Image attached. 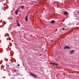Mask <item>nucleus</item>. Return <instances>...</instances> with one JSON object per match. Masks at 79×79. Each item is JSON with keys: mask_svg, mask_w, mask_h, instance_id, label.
I'll list each match as a JSON object with an SVG mask.
<instances>
[{"mask_svg": "<svg viewBox=\"0 0 79 79\" xmlns=\"http://www.w3.org/2000/svg\"><path fill=\"white\" fill-rule=\"evenodd\" d=\"M55 22V21L54 20H52L51 21V23H54Z\"/></svg>", "mask_w": 79, "mask_h": 79, "instance_id": "6e6552de", "label": "nucleus"}, {"mask_svg": "<svg viewBox=\"0 0 79 79\" xmlns=\"http://www.w3.org/2000/svg\"><path fill=\"white\" fill-rule=\"evenodd\" d=\"M64 14H65V15H67V14H68V12H64Z\"/></svg>", "mask_w": 79, "mask_h": 79, "instance_id": "9d476101", "label": "nucleus"}, {"mask_svg": "<svg viewBox=\"0 0 79 79\" xmlns=\"http://www.w3.org/2000/svg\"><path fill=\"white\" fill-rule=\"evenodd\" d=\"M77 13H79V11L77 12Z\"/></svg>", "mask_w": 79, "mask_h": 79, "instance_id": "4468645a", "label": "nucleus"}, {"mask_svg": "<svg viewBox=\"0 0 79 79\" xmlns=\"http://www.w3.org/2000/svg\"><path fill=\"white\" fill-rule=\"evenodd\" d=\"M70 49V47L69 46H66L64 48V49Z\"/></svg>", "mask_w": 79, "mask_h": 79, "instance_id": "f03ea898", "label": "nucleus"}, {"mask_svg": "<svg viewBox=\"0 0 79 79\" xmlns=\"http://www.w3.org/2000/svg\"><path fill=\"white\" fill-rule=\"evenodd\" d=\"M42 55V54H40V55Z\"/></svg>", "mask_w": 79, "mask_h": 79, "instance_id": "2eb2a0df", "label": "nucleus"}, {"mask_svg": "<svg viewBox=\"0 0 79 79\" xmlns=\"http://www.w3.org/2000/svg\"><path fill=\"white\" fill-rule=\"evenodd\" d=\"M51 64H55V65H56V66H58V64L57 63H51Z\"/></svg>", "mask_w": 79, "mask_h": 79, "instance_id": "423d86ee", "label": "nucleus"}, {"mask_svg": "<svg viewBox=\"0 0 79 79\" xmlns=\"http://www.w3.org/2000/svg\"><path fill=\"white\" fill-rule=\"evenodd\" d=\"M18 66H19V64H18L17 65Z\"/></svg>", "mask_w": 79, "mask_h": 79, "instance_id": "ddd939ff", "label": "nucleus"}, {"mask_svg": "<svg viewBox=\"0 0 79 79\" xmlns=\"http://www.w3.org/2000/svg\"><path fill=\"white\" fill-rule=\"evenodd\" d=\"M30 74L31 75V76L33 77H37V75L34 74L33 73H30Z\"/></svg>", "mask_w": 79, "mask_h": 79, "instance_id": "f257e3e1", "label": "nucleus"}, {"mask_svg": "<svg viewBox=\"0 0 79 79\" xmlns=\"http://www.w3.org/2000/svg\"><path fill=\"white\" fill-rule=\"evenodd\" d=\"M44 48H42V52H43V51H44Z\"/></svg>", "mask_w": 79, "mask_h": 79, "instance_id": "9b49d317", "label": "nucleus"}, {"mask_svg": "<svg viewBox=\"0 0 79 79\" xmlns=\"http://www.w3.org/2000/svg\"><path fill=\"white\" fill-rule=\"evenodd\" d=\"M18 10H16L15 11V13L16 15H18Z\"/></svg>", "mask_w": 79, "mask_h": 79, "instance_id": "39448f33", "label": "nucleus"}, {"mask_svg": "<svg viewBox=\"0 0 79 79\" xmlns=\"http://www.w3.org/2000/svg\"><path fill=\"white\" fill-rule=\"evenodd\" d=\"M25 20L26 22L28 21V18L27 17V16H26L25 17Z\"/></svg>", "mask_w": 79, "mask_h": 79, "instance_id": "7ed1b4c3", "label": "nucleus"}, {"mask_svg": "<svg viewBox=\"0 0 79 79\" xmlns=\"http://www.w3.org/2000/svg\"><path fill=\"white\" fill-rule=\"evenodd\" d=\"M63 30H64V28H62Z\"/></svg>", "mask_w": 79, "mask_h": 79, "instance_id": "f8f14e48", "label": "nucleus"}, {"mask_svg": "<svg viewBox=\"0 0 79 79\" xmlns=\"http://www.w3.org/2000/svg\"><path fill=\"white\" fill-rule=\"evenodd\" d=\"M74 52V50H72L70 52V53L71 54H73Z\"/></svg>", "mask_w": 79, "mask_h": 79, "instance_id": "20e7f679", "label": "nucleus"}, {"mask_svg": "<svg viewBox=\"0 0 79 79\" xmlns=\"http://www.w3.org/2000/svg\"><path fill=\"white\" fill-rule=\"evenodd\" d=\"M17 26H18L19 27V26H20V25L19 23V22H17Z\"/></svg>", "mask_w": 79, "mask_h": 79, "instance_id": "0eeeda50", "label": "nucleus"}, {"mask_svg": "<svg viewBox=\"0 0 79 79\" xmlns=\"http://www.w3.org/2000/svg\"><path fill=\"white\" fill-rule=\"evenodd\" d=\"M21 7L22 9H24V6H21Z\"/></svg>", "mask_w": 79, "mask_h": 79, "instance_id": "1a4fd4ad", "label": "nucleus"}]
</instances>
